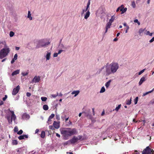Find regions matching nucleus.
<instances>
[{"instance_id":"obj_40","label":"nucleus","mask_w":154,"mask_h":154,"mask_svg":"<svg viewBox=\"0 0 154 154\" xmlns=\"http://www.w3.org/2000/svg\"><path fill=\"white\" fill-rule=\"evenodd\" d=\"M54 114H52L49 117V119H51L53 118L54 116Z\"/></svg>"},{"instance_id":"obj_63","label":"nucleus","mask_w":154,"mask_h":154,"mask_svg":"<svg viewBox=\"0 0 154 154\" xmlns=\"http://www.w3.org/2000/svg\"><path fill=\"white\" fill-rule=\"evenodd\" d=\"M118 40V39L117 38H115L114 40H113V41H115V42H116V41Z\"/></svg>"},{"instance_id":"obj_53","label":"nucleus","mask_w":154,"mask_h":154,"mask_svg":"<svg viewBox=\"0 0 154 154\" xmlns=\"http://www.w3.org/2000/svg\"><path fill=\"white\" fill-rule=\"evenodd\" d=\"M70 142V141H69V140L68 141H67L64 143V145H67Z\"/></svg>"},{"instance_id":"obj_3","label":"nucleus","mask_w":154,"mask_h":154,"mask_svg":"<svg viewBox=\"0 0 154 154\" xmlns=\"http://www.w3.org/2000/svg\"><path fill=\"white\" fill-rule=\"evenodd\" d=\"M10 49L9 48H3L0 51V58L2 59L6 57L9 53Z\"/></svg>"},{"instance_id":"obj_21","label":"nucleus","mask_w":154,"mask_h":154,"mask_svg":"<svg viewBox=\"0 0 154 154\" xmlns=\"http://www.w3.org/2000/svg\"><path fill=\"white\" fill-rule=\"evenodd\" d=\"M115 16L114 15L112 16L111 18L109 20V22L112 23V22L114 21V20L115 19Z\"/></svg>"},{"instance_id":"obj_5","label":"nucleus","mask_w":154,"mask_h":154,"mask_svg":"<svg viewBox=\"0 0 154 154\" xmlns=\"http://www.w3.org/2000/svg\"><path fill=\"white\" fill-rule=\"evenodd\" d=\"M154 151L149 146H147L142 152V154H153Z\"/></svg>"},{"instance_id":"obj_54","label":"nucleus","mask_w":154,"mask_h":154,"mask_svg":"<svg viewBox=\"0 0 154 154\" xmlns=\"http://www.w3.org/2000/svg\"><path fill=\"white\" fill-rule=\"evenodd\" d=\"M58 54L57 53H54V57H57Z\"/></svg>"},{"instance_id":"obj_15","label":"nucleus","mask_w":154,"mask_h":154,"mask_svg":"<svg viewBox=\"0 0 154 154\" xmlns=\"http://www.w3.org/2000/svg\"><path fill=\"white\" fill-rule=\"evenodd\" d=\"M145 80V78L144 77H143L141 78L139 83V85H140Z\"/></svg>"},{"instance_id":"obj_41","label":"nucleus","mask_w":154,"mask_h":154,"mask_svg":"<svg viewBox=\"0 0 154 154\" xmlns=\"http://www.w3.org/2000/svg\"><path fill=\"white\" fill-rule=\"evenodd\" d=\"M23 133V130H20L19 131H18V132H17V134H18L21 135Z\"/></svg>"},{"instance_id":"obj_20","label":"nucleus","mask_w":154,"mask_h":154,"mask_svg":"<svg viewBox=\"0 0 154 154\" xmlns=\"http://www.w3.org/2000/svg\"><path fill=\"white\" fill-rule=\"evenodd\" d=\"M45 135V131H42L41 132V133L40 135L41 137L42 138H44Z\"/></svg>"},{"instance_id":"obj_55","label":"nucleus","mask_w":154,"mask_h":154,"mask_svg":"<svg viewBox=\"0 0 154 154\" xmlns=\"http://www.w3.org/2000/svg\"><path fill=\"white\" fill-rule=\"evenodd\" d=\"M63 51V50H60L58 51V53H58V54H60L61 53V52H62Z\"/></svg>"},{"instance_id":"obj_43","label":"nucleus","mask_w":154,"mask_h":154,"mask_svg":"<svg viewBox=\"0 0 154 154\" xmlns=\"http://www.w3.org/2000/svg\"><path fill=\"white\" fill-rule=\"evenodd\" d=\"M58 95V93L57 92L56 94H52L51 96L55 98Z\"/></svg>"},{"instance_id":"obj_44","label":"nucleus","mask_w":154,"mask_h":154,"mask_svg":"<svg viewBox=\"0 0 154 154\" xmlns=\"http://www.w3.org/2000/svg\"><path fill=\"white\" fill-rule=\"evenodd\" d=\"M56 119L58 120H60V116L58 114H56Z\"/></svg>"},{"instance_id":"obj_56","label":"nucleus","mask_w":154,"mask_h":154,"mask_svg":"<svg viewBox=\"0 0 154 154\" xmlns=\"http://www.w3.org/2000/svg\"><path fill=\"white\" fill-rule=\"evenodd\" d=\"M120 11H122L121 14H123L124 13H125L126 12V10H120Z\"/></svg>"},{"instance_id":"obj_24","label":"nucleus","mask_w":154,"mask_h":154,"mask_svg":"<svg viewBox=\"0 0 154 154\" xmlns=\"http://www.w3.org/2000/svg\"><path fill=\"white\" fill-rule=\"evenodd\" d=\"M48 106L47 105H44L43 106V108L45 110H47L48 109Z\"/></svg>"},{"instance_id":"obj_17","label":"nucleus","mask_w":154,"mask_h":154,"mask_svg":"<svg viewBox=\"0 0 154 154\" xmlns=\"http://www.w3.org/2000/svg\"><path fill=\"white\" fill-rule=\"evenodd\" d=\"M116 10H127V8H124L123 5H122L120 6L117 8Z\"/></svg>"},{"instance_id":"obj_22","label":"nucleus","mask_w":154,"mask_h":154,"mask_svg":"<svg viewBox=\"0 0 154 154\" xmlns=\"http://www.w3.org/2000/svg\"><path fill=\"white\" fill-rule=\"evenodd\" d=\"M51 54L50 52H48L47 53L46 56V60H48L50 59Z\"/></svg>"},{"instance_id":"obj_23","label":"nucleus","mask_w":154,"mask_h":154,"mask_svg":"<svg viewBox=\"0 0 154 154\" xmlns=\"http://www.w3.org/2000/svg\"><path fill=\"white\" fill-rule=\"evenodd\" d=\"M111 81V80H110L106 83L105 86L106 88H108L109 86Z\"/></svg>"},{"instance_id":"obj_18","label":"nucleus","mask_w":154,"mask_h":154,"mask_svg":"<svg viewBox=\"0 0 154 154\" xmlns=\"http://www.w3.org/2000/svg\"><path fill=\"white\" fill-rule=\"evenodd\" d=\"M79 93V91H74L72 93V94H75L74 96L76 97Z\"/></svg>"},{"instance_id":"obj_60","label":"nucleus","mask_w":154,"mask_h":154,"mask_svg":"<svg viewBox=\"0 0 154 154\" xmlns=\"http://www.w3.org/2000/svg\"><path fill=\"white\" fill-rule=\"evenodd\" d=\"M39 131V129H37L35 131V134L37 133Z\"/></svg>"},{"instance_id":"obj_13","label":"nucleus","mask_w":154,"mask_h":154,"mask_svg":"<svg viewBox=\"0 0 154 154\" xmlns=\"http://www.w3.org/2000/svg\"><path fill=\"white\" fill-rule=\"evenodd\" d=\"M112 23L109 22L106 24V26L105 33L107 32L108 29L110 27V26L112 25Z\"/></svg>"},{"instance_id":"obj_32","label":"nucleus","mask_w":154,"mask_h":154,"mask_svg":"<svg viewBox=\"0 0 154 154\" xmlns=\"http://www.w3.org/2000/svg\"><path fill=\"white\" fill-rule=\"evenodd\" d=\"M126 104L127 105H130L131 103V100L130 99V100H127L126 101Z\"/></svg>"},{"instance_id":"obj_25","label":"nucleus","mask_w":154,"mask_h":154,"mask_svg":"<svg viewBox=\"0 0 154 154\" xmlns=\"http://www.w3.org/2000/svg\"><path fill=\"white\" fill-rule=\"evenodd\" d=\"M154 91V88H153V89L151 91L144 93L143 94V96H145L147 94H148Z\"/></svg>"},{"instance_id":"obj_1","label":"nucleus","mask_w":154,"mask_h":154,"mask_svg":"<svg viewBox=\"0 0 154 154\" xmlns=\"http://www.w3.org/2000/svg\"><path fill=\"white\" fill-rule=\"evenodd\" d=\"M61 133L63 136V139L67 140L69 139V137L72 135L76 134L78 133V131L75 128H68L66 130H62Z\"/></svg>"},{"instance_id":"obj_52","label":"nucleus","mask_w":154,"mask_h":154,"mask_svg":"<svg viewBox=\"0 0 154 154\" xmlns=\"http://www.w3.org/2000/svg\"><path fill=\"white\" fill-rule=\"evenodd\" d=\"M129 26H127V27H126V30L125 31V33H127L128 32V31L129 29Z\"/></svg>"},{"instance_id":"obj_6","label":"nucleus","mask_w":154,"mask_h":154,"mask_svg":"<svg viewBox=\"0 0 154 154\" xmlns=\"http://www.w3.org/2000/svg\"><path fill=\"white\" fill-rule=\"evenodd\" d=\"M82 137L81 135H79L78 137L74 136L71 139L69 140L71 144H74L78 140H81Z\"/></svg>"},{"instance_id":"obj_14","label":"nucleus","mask_w":154,"mask_h":154,"mask_svg":"<svg viewBox=\"0 0 154 154\" xmlns=\"http://www.w3.org/2000/svg\"><path fill=\"white\" fill-rule=\"evenodd\" d=\"M28 138V136L26 135H20L18 137V139L20 140H21L24 139L25 138Z\"/></svg>"},{"instance_id":"obj_27","label":"nucleus","mask_w":154,"mask_h":154,"mask_svg":"<svg viewBox=\"0 0 154 154\" xmlns=\"http://www.w3.org/2000/svg\"><path fill=\"white\" fill-rule=\"evenodd\" d=\"M146 34V35H149L150 36H152L153 34V33L152 32H150L149 31H147Z\"/></svg>"},{"instance_id":"obj_16","label":"nucleus","mask_w":154,"mask_h":154,"mask_svg":"<svg viewBox=\"0 0 154 154\" xmlns=\"http://www.w3.org/2000/svg\"><path fill=\"white\" fill-rule=\"evenodd\" d=\"M20 72V70L17 69L16 71H15L14 72H12V76H14V75H17Z\"/></svg>"},{"instance_id":"obj_38","label":"nucleus","mask_w":154,"mask_h":154,"mask_svg":"<svg viewBox=\"0 0 154 154\" xmlns=\"http://www.w3.org/2000/svg\"><path fill=\"white\" fill-rule=\"evenodd\" d=\"M90 4V0H89L87 3V5L86 7V10H87L89 7V6Z\"/></svg>"},{"instance_id":"obj_10","label":"nucleus","mask_w":154,"mask_h":154,"mask_svg":"<svg viewBox=\"0 0 154 154\" xmlns=\"http://www.w3.org/2000/svg\"><path fill=\"white\" fill-rule=\"evenodd\" d=\"M11 113L12 114L11 116V122H12V120L14 121H15L16 119V116L14 114V112L13 111H10Z\"/></svg>"},{"instance_id":"obj_62","label":"nucleus","mask_w":154,"mask_h":154,"mask_svg":"<svg viewBox=\"0 0 154 154\" xmlns=\"http://www.w3.org/2000/svg\"><path fill=\"white\" fill-rule=\"evenodd\" d=\"M4 104V103L2 101H1L0 103V106L3 105Z\"/></svg>"},{"instance_id":"obj_36","label":"nucleus","mask_w":154,"mask_h":154,"mask_svg":"<svg viewBox=\"0 0 154 154\" xmlns=\"http://www.w3.org/2000/svg\"><path fill=\"white\" fill-rule=\"evenodd\" d=\"M14 132H17L18 131V127L17 126H15L14 127Z\"/></svg>"},{"instance_id":"obj_50","label":"nucleus","mask_w":154,"mask_h":154,"mask_svg":"<svg viewBox=\"0 0 154 154\" xmlns=\"http://www.w3.org/2000/svg\"><path fill=\"white\" fill-rule=\"evenodd\" d=\"M26 95L27 97H29L31 96V94L30 93L27 92Z\"/></svg>"},{"instance_id":"obj_49","label":"nucleus","mask_w":154,"mask_h":154,"mask_svg":"<svg viewBox=\"0 0 154 154\" xmlns=\"http://www.w3.org/2000/svg\"><path fill=\"white\" fill-rule=\"evenodd\" d=\"M7 98V96L5 95V97L2 98V100L3 101H5Z\"/></svg>"},{"instance_id":"obj_28","label":"nucleus","mask_w":154,"mask_h":154,"mask_svg":"<svg viewBox=\"0 0 154 154\" xmlns=\"http://www.w3.org/2000/svg\"><path fill=\"white\" fill-rule=\"evenodd\" d=\"M105 89L104 87H103L100 91V93H103L105 91Z\"/></svg>"},{"instance_id":"obj_51","label":"nucleus","mask_w":154,"mask_h":154,"mask_svg":"<svg viewBox=\"0 0 154 154\" xmlns=\"http://www.w3.org/2000/svg\"><path fill=\"white\" fill-rule=\"evenodd\" d=\"M154 41V37H153L149 41L150 43H152Z\"/></svg>"},{"instance_id":"obj_4","label":"nucleus","mask_w":154,"mask_h":154,"mask_svg":"<svg viewBox=\"0 0 154 154\" xmlns=\"http://www.w3.org/2000/svg\"><path fill=\"white\" fill-rule=\"evenodd\" d=\"M50 43L49 42L45 43L44 39H42L38 41V45L36 46V48H38L42 47L48 45Z\"/></svg>"},{"instance_id":"obj_45","label":"nucleus","mask_w":154,"mask_h":154,"mask_svg":"<svg viewBox=\"0 0 154 154\" xmlns=\"http://www.w3.org/2000/svg\"><path fill=\"white\" fill-rule=\"evenodd\" d=\"M150 104L152 105L154 104V98L152 99L150 102Z\"/></svg>"},{"instance_id":"obj_42","label":"nucleus","mask_w":154,"mask_h":154,"mask_svg":"<svg viewBox=\"0 0 154 154\" xmlns=\"http://www.w3.org/2000/svg\"><path fill=\"white\" fill-rule=\"evenodd\" d=\"M145 69H144L141 71H140L139 73H138V75H140L141 74H142L143 72H144V71L145 70Z\"/></svg>"},{"instance_id":"obj_59","label":"nucleus","mask_w":154,"mask_h":154,"mask_svg":"<svg viewBox=\"0 0 154 154\" xmlns=\"http://www.w3.org/2000/svg\"><path fill=\"white\" fill-rule=\"evenodd\" d=\"M56 136L57 137L59 138H60V135L59 134L56 133Z\"/></svg>"},{"instance_id":"obj_19","label":"nucleus","mask_w":154,"mask_h":154,"mask_svg":"<svg viewBox=\"0 0 154 154\" xmlns=\"http://www.w3.org/2000/svg\"><path fill=\"white\" fill-rule=\"evenodd\" d=\"M31 12L30 11H28V14L27 16V17L30 20H32V17L31 16Z\"/></svg>"},{"instance_id":"obj_33","label":"nucleus","mask_w":154,"mask_h":154,"mask_svg":"<svg viewBox=\"0 0 154 154\" xmlns=\"http://www.w3.org/2000/svg\"><path fill=\"white\" fill-rule=\"evenodd\" d=\"M49 128L50 129L52 130H54L55 129V128L54 127L53 125L49 126Z\"/></svg>"},{"instance_id":"obj_34","label":"nucleus","mask_w":154,"mask_h":154,"mask_svg":"<svg viewBox=\"0 0 154 154\" xmlns=\"http://www.w3.org/2000/svg\"><path fill=\"white\" fill-rule=\"evenodd\" d=\"M14 34V32L13 31H11L10 32V36L11 37H13Z\"/></svg>"},{"instance_id":"obj_47","label":"nucleus","mask_w":154,"mask_h":154,"mask_svg":"<svg viewBox=\"0 0 154 154\" xmlns=\"http://www.w3.org/2000/svg\"><path fill=\"white\" fill-rule=\"evenodd\" d=\"M72 125V122L70 121H69V122H68V124H67V126H69V125Z\"/></svg>"},{"instance_id":"obj_39","label":"nucleus","mask_w":154,"mask_h":154,"mask_svg":"<svg viewBox=\"0 0 154 154\" xmlns=\"http://www.w3.org/2000/svg\"><path fill=\"white\" fill-rule=\"evenodd\" d=\"M138 100V97H136L135 99L134 100V103L135 104H136L137 103Z\"/></svg>"},{"instance_id":"obj_31","label":"nucleus","mask_w":154,"mask_h":154,"mask_svg":"<svg viewBox=\"0 0 154 154\" xmlns=\"http://www.w3.org/2000/svg\"><path fill=\"white\" fill-rule=\"evenodd\" d=\"M18 143L17 141L16 140H13L12 141V144L13 145H17Z\"/></svg>"},{"instance_id":"obj_8","label":"nucleus","mask_w":154,"mask_h":154,"mask_svg":"<svg viewBox=\"0 0 154 154\" xmlns=\"http://www.w3.org/2000/svg\"><path fill=\"white\" fill-rule=\"evenodd\" d=\"M26 153V150L24 148H21L17 149L15 154H25Z\"/></svg>"},{"instance_id":"obj_64","label":"nucleus","mask_w":154,"mask_h":154,"mask_svg":"<svg viewBox=\"0 0 154 154\" xmlns=\"http://www.w3.org/2000/svg\"><path fill=\"white\" fill-rule=\"evenodd\" d=\"M19 48H20L19 47H16L15 49L17 51L19 49Z\"/></svg>"},{"instance_id":"obj_57","label":"nucleus","mask_w":154,"mask_h":154,"mask_svg":"<svg viewBox=\"0 0 154 154\" xmlns=\"http://www.w3.org/2000/svg\"><path fill=\"white\" fill-rule=\"evenodd\" d=\"M15 60L13 59L11 61V63H13L14 62Z\"/></svg>"},{"instance_id":"obj_37","label":"nucleus","mask_w":154,"mask_h":154,"mask_svg":"<svg viewBox=\"0 0 154 154\" xmlns=\"http://www.w3.org/2000/svg\"><path fill=\"white\" fill-rule=\"evenodd\" d=\"M121 106V105L120 104L119 105H118V106H117L116 107V108L115 109V110L116 111H118V110H119V109L120 108Z\"/></svg>"},{"instance_id":"obj_7","label":"nucleus","mask_w":154,"mask_h":154,"mask_svg":"<svg viewBox=\"0 0 154 154\" xmlns=\"http://www.w3.org/2000/svg\"><path fill=\"white\" fill-rule=\"evenodd\" d=\"M82 16H84V18L87 19L89 17L90 12L89 10H83L81 13Z\"/></svg>"},{"instance_id":"obj_30","label":"nucleus","mask_w":154,"mask_h":154,"mask_svg":"<svg viewBox=\"0 0 154 154\" xmlns=\"http://www.w3.org/2000/svg\"><path fill=\"white\" fill-rule=\"evenodd\" d=\"M131 6L134 8L135 7L136 5L134 2L133 1L131 2Z\"/></svg>"},{"instance_id":"obj_61","label":"nucleus","mask_w":154,"mask_h":154,"mask_svg":"<svg viewBox=\"0 0 154 154\" xmlns=\"http://www.w3.org/2000/svg\"><path fill=\"white\" fill-rule=\"evenodd\" d=\"M138 21V20L137 19H135L134 20V23H137Z\"/></svg>"},{"instance_id":"obj_9","label":"nucleus","mask_w":154,"mask_h":154,"mask_svg":"<svg viewBox=\"0 0 154 154\" xmlns=\"http://www.w3.org/2000/svg\"><path fill=\"white\" fill-rule=\"evenodd\" d=\"M19 85L17 86L15 88H14L12 92V94L13 95H16L20 89Z\"/></svg>"},{"instance_id":"obj_35","label":"nucleus","mask_w":154,"mask_h":154,"mask_svg":"<svg viewBox=\"0 0 154 154\" xmlns=\"http://www.w3.org/2000/svg\"><path fill=\"white\" fill-rule=\"evenodd\" d=\"M28 74V72H22L21 73V74L23 76H25L26 75H27Z\"/></svg>"},{"instance_id":"obj_46","label":"nucleus","mask_w":154,"mask_h":154,"mask_svg":"<svg viewBox=\"0 0 154 154\" xmlns=\"http://www.w3.org/2000/svg\"><path fill=\"white\" fill-rule=\"evenodd\" d=\"M17 54H16L14 55V58L13 59L16 60L17 59Z\"/></svg>"},{"instance_id":"obj_29","label":"nucleus","mask_w":154,"mask_h":154,"mask_svg":"<svg viewBox=\"0 0 154 154\" xmlns=\"http://www.w3.org/2000/svg\"><path fill=\"white\" fill-rule=\"evenodd\" d=\"M41 99L42 101H45L47 100V98L46 97H41Z\"/></svg>"},{"instance_id":"obj_48","label":"nucleus","mask_w":154,"mask_h":154,"mask_svg":"<svg viewBox=\"0 0 154 154\" xmlns=\"http://www.w3.org/2000/svg\"><path fill=\"white\" fill-rule=\"evenodd\" d=\"M7 119L8 121V122L10 123H11L12 122H11V119L9 116H8L7 118Z\"/></svg>"},{"instance_id":"obj_11","label":"nucleus","mask_w":154,"mask_h":154,"mask_svg":"<svg viewBox=\"0 0 154 154\" xmlns=\"http://www.w3.org/2000/svg\"><path fill=\"white\" fill-rule=\"evenodd\" d=\"M40 80V77L39 76H35L32 79V82H38Z\"/></svg>"},{"instance_id":"obj_2","label":"nucleus","mask_w":154,"mask_h":154,"mask_svg":"<svg viewBox=\"0 0 154 154\" xmlns=\"http://www.w3.org/2000/svg\"><path fill=\"white\" fill-rule=\"evenodd\" d=\"M110 69L107 67H106V72L107 75L114 73L119 68V64L116 63L112 62L110 64Z\"/></svg>"},{"instance_id":"obj_12","label":"nucleus","mask_w":154,"mask_h":154,"mask_svg":"<svg viewBox=\"0 0 154 154\" xmlns=\"http://www.w3.org/2000/svg\"><path fill=\"white\" fill-rule=\"evenodd\" d=\"M53 125L56 129H58L60 127L59 123L55 121L54 122Z\"/></svg>"},{"instance_id":"obj_58","label":"nucleus","mask_w":154,"mask_h":154,"mask_svg":"<svg viewBox=\"0 0 154 154\" xmlns=\"http://www.w3.org/2000/svg\"><path fill=\"white\" fill-rule=\"evenodd\" d=\"M141 121L143 123V125H144L145 123L146 122V120L144 119V120H142Z\"/></svg>"},{"instance_id":"obj_26","label":"nucleus","mask_w":154,"mask_h":154,"mask_svg":"<svg viewBox=\"0 0 154 154\" xmlns=\"http://www.w3.org/2000/svg\"><path fill=\"white\" fill-rule=\"evenodd\" d=\"M145 28L143 29L142 28L140 29L139 30V33L140 35H141V33H142L145 30Z\"/></svg>"}]
</instances>
